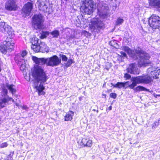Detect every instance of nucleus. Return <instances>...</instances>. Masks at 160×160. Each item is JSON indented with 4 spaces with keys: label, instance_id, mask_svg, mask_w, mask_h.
Returning <instances> with one entry per match:
<instances>
[{
    "label": "nucleus",
    "instance_id": "obj_23",
    "mask_svg": "<svg viewBox=\"0 0 160 160\" xmlns=\"http://www.w3.org/2000/svg\"><path fill=\"white\" fill-rule=\"evenodd\" d=\"M50 34L52 36L53 38H57L59 35L60 32L57 30H55L50 32Z\"/></svg>",
    "mask_w": 160,
    "mask_h": 160
},
{
    "label": "nucleus",
    "instance_id": "obj_10",
    "mask_svg": "<svg viewBox=\"0 0 160 160\" xmlns=\"http://www.w3.org/2000/svg\"><path fill=\"white\" fill-rule=\"evenodd\" d=\"M148 23L150 26L153 29H158L160 27V17L152 15L150 18Z\"/></svg>",
    "mask_w": 160,
    "mask_h": 160
},
{
    "label": "nucleus",
    "instance_id": "obj_13",
    "mask_svg": "<svg viewBox=\"0 0 160 160\" xmlns=\"http://www.w3.org/2000/svg\"><path fill=\"white\" fill-rule=\"evenodd\" d=\"M148 73L151 75L153 79H156L159 78L160 75V69L152 67L149 68L147 70Z\"/></svg>",
    "mask_w": 160,
    "mask_h": 160
},
{
    "label": "nucleus",
    "instance_id": "obj_14",
    "mask_svg": "<svg viewBox=\"0 0 160 160\" xmlns=\"http://www.w3.org/2000/svg\"><path fill=\"white\" fill-rule=\"evenodd\" d=\"M0 30L5 34H9L12 30L11 27L5 22H0Z\"/></svg>",
    "mask_w": 160,
    "mask_h": 160
},
{
    "label": "nucleus",
    "instance_id": "obj_21",
    "mask_svg": "<svg viewBox=\"0 0 160 160\" xmlns=\"http://www.w3.org/2000/svg\"><path fill=\"white\" fill-rule=\"evenodd\" d=\"M74 115V112L70 111L68 112L67 114L65 116V121H71L72 119V117Z\"/></svg>",
    "mask_w": 160,
    "mask_h": 160
},
{
    "label": "nucleus",
    "instance_id": "obj_34",
    "mask_svg": "<svg viewBox=\"0 0 160 160\" xmlns=\"http://www.w3.org/2000/svg\"><path fill=\"white\" fill-rule=\"evenodd\" d=\"M8 159L7 160H11V159H12V157L11 156V154H10L8 155Z\"/></svg>",
    "mask_w": 160,
    "mask_h": 160
},
{
    "label": "nucleus",
    "instance_id": "obj_22",
    "mask_svg": "<svg viewBox=\"0 0 160 160\" xmlns=\"http://www.w3.org/2000/svg\"><path fill=\"white\" fill-rule=\"evenodd\" d=\"M127 82H118L116 84H114L112 83H111L112 86L113 87L121 88L122 87H125V85Z\"/></svg>",
    "mask_w": 160,
    "mask_h": 160
},
{
    "label": "nucleus",
    "instance_id": "obj_5",
    "mask_svg": "<svg viewBox=\"0 0 160 160\" xmlns=\"http://www.w3.org/2000/svg\"><path fill=\"white\" fill-rule=\"evenodd\" d=\"M93 2L92 0H85L83 1L80 8L81 11L83 14H91L92 12Z\"/></svg>",
    "mask_w": 160,
    "mask_h": 160
},
{
    "label": "nucleus",
    "instance_id": "obj_20",
    "mask_svg": "<svg viewBox=\"0 0 160 160\" xmlns=\"http://www.w3.org/2000/svg\"><path fill=\"white\" fill-rule=\"evenodd\" d=\"M105 7L103 6H102L101 9H98V14L100 18H103L106 16L107 12L104 9Z\"/></svg>",
    "mask_w": 160,
    "mask_h": 160
},
{
    "label": "nucleus",
    "instance_id": "obj_18",
    "mask_svg": "<svg viewBox=\"0 0 160 160\" xmlns=\"http://www.w3.org/2000/svg\"><path fill=\"white\" fill-rule=\"evenodd\" d=\"M150 6L160 10V0H148Z\"/></svg>",
    "mask_w": 160,
    "mask_h": 160
},
{
    "label": "nucleus",
    "instance_id": "obj_38",
    "mask_svg": "<svg viewBox=\"0 0 160 160\" xmlns=\"http://www.w3.org/2000/svg\"><path fill=\"white\" fill-rule=\"evenodd\" d=\"M97 112H98V110H97Z\"/></svg>",
    "mask_w": 160,
    "mask_h": 160
},
{
    "label": "nucleus",
    "instance_id": "obj_9",
    "mask_svg": "<svg viewBox=\"0 0 160 160\" xmlns=\"http://www.w3.org/2000/svg\"><path fill=\"white\" fill-rule=\"evenodd\" d=\"M14 43L12 41H4L3 45L0 46V51L3 54L11 52L13 49Z\"/></svg>",
    "mask_w": 160,
    "mask_h": 160
},
{
    "label": "nucleus",
    "instance_id": "obj_30",
    "mask_svg": "<svg viewBox=\"0 0 160 160\" xmlns=\"http://www.w3.org/2000/svg\"><path fill=\"white\" fill-rule=\"evenodd\" d=\"M8 144L6 142H5L0 144V147L1 148H4L8 146Z\"/></svg>",
    "mask_w": 160,
    "mask_h": 160
},
{
    "label": "nucleus",
    "instance_id": "obj_28",
    "mask_svg": "<svg viewBox=\"0 0 160 160\" xmlns=\"http://www.w3.org/2000/svg\"><path fill=\"white\" fill-rule=\"evenodd\" d=\"M123 20L121 18H118L117 20L116 21V25H119L121 24H122L123 22Z\"/></svg>",
    "mask_w": 160,
    "mask_h": 160
},
{
    "label": "nucleus",
    "instance_id": "obj_15",
    "mask_svg": "<svg viewBox=\"0 0 160 160\" xmlns=\"http://www.w3.org/2000/svg\"><path fill=\"white\" fill-rule=\"evenodd\" d=\"M128 72L131 74H138L139 73L137 65L135 63L130 64L127 68Z\"/></svg>",
    "mask_w": 160,
    "mask_h": 160
},
{
    "label": "nucleus",
    "instance_id": "obj_33",
    "mask_svg": "<svg viewBox=\"0 0 160 160\" xmlns=\"http://www.w3.org/2000/svg\"><path fill=\"white\" fill-rule=\"evenodd\" d=\"M121 55L120 56L122 57H127V55L126 53L124 52L123 51H121L120 52Z\"/></svg>",
    "mask_w": 160,
    "mask_h": 160
},
{
    "label": "nucleus",
    "instance_id": "obj_16",
    "mask_svg": "<svg viewBox=\"0 0 160 160\" xmlns=\"http://www.w3.org/2000/svg\"><path fill=\"white\" fill-rule=\"evenodd\" d=\"M46 46L44 42H41L40 44L32 45L31 48L34 51L38 52L45 48Z\"/></svg>",
    "mask_w": 160,
    "mask_h": 160
},
{
    "label": "nucleus",
    "instance_id": "obj_37",
    "mask_svg": "<svg viewBox=\"0 0 160 160\" xmlns=\"http://www.w3.org/2000/svg\"><path fill=\"white\" fill-rule=\"evenodd\" d=\"M93 110L94 111H96V110L95 109H93Z\"/></svg>",
    "mask_w": 160,
    "mask_h": 160
},
{
    "label": "nucleus",
    "instance_id": "obj_29",
    "mask_svg": "<svg viewBox=\"0 0 160 160\" xmlns=\"http://www.w3.org/2000/svg\"><path fill=\"white\" fill-rule=\"evenodd\" d=\"M60 56L62 58V61L65 62L67 61L68 58L65 55L61 54L60 55Z\"/></svg>",
    "mask_w": 160,
    "mask_h": 160
},
{
    "label": "nucleus",
    "instance_id": "obj_4",
    "mask_svg": "<svg viewBox=\"0 0 160 160\" xmlns=\"http://www.w3.org/2000/svg\"><path fill=\"white\" fill-rule=\"evenodd\" d=\"M32 60L36 64L41 65L46 64L47 65L54 67L59 65L61 62V59L56 55H54L49 58H38L33 57Z\"/></svg>",
    "mask_w": 160,
    "mask_h": 160
},
{
    "label": "nucleus",
    "instance_id": "obj_39",
    "mask_svg": "<svg viewBox=\"0 0 160 160\" xmlns=\"http://www.w3.org/2000/svg\"><path fill=\"white\" fill-rule=\"evenodd\" d=\"M158 96H160V95H158Z\"/></svg>",
    "mask_w": 160,
    "mask_h": 160
},
{
    "label": "nucleus",
    "instance_id": "obj_26",
    "mask_svg": "<svg viewBox=\"0 0 160 160\" xmlns=\"http://www.w3.org/2000/svg\"><path fill=\"white\" fill-rule=\"evenodd\" d=\"M49 33L48 32H42L41 34V37L42 38H45L48 36Z\"/></svg>",
    "mask_w": 160,
    "mask_h": 160
},
{
    "label": "nucleus",
    "instance_id": "obj_1",
    "mask_svg": "<svg viewBox=\"0 0 160 160\" xmlns=\"http://www.w3.org/2000/svg\"><path fill=\"white\" fill-rule=\"evenodd\" d=\"M35 64L36 65L32 69V75L36 81L34 83V86L38 90L39 96L44 95L45 93L43 91L45 88L43 84H45L48 78L42 67L38 65L39 64Z\"/></svg>",
    "mask_w": 160,
    "mask_h": 160
},
{
    "label": "nucleus",
    "instance_id": "obj_6",
    "mask_svg": "<svg viewBox=\"0 0 160 160\" xmlns=\"http://www.w3.org/2000/svg\"><path fill=\"white\" fill-rule=\"evenodd\" d=\"M27 54L26 51H23L21 54H17L14 58L16 63L20 66V69L21 71H23L25 70L26 67L25 57Z\"/></svg>",
    "mask_w": 160,
    "mask_h": 160
},
{
    "label": "nucleus",
    "instance_id": "obj_19",
    "mask_svg": "<svg viewBox=\"0 0 160 160\" xmlns=\"http://www.w3.org/2000/svg\"><path fill=\"white\" fill-rule=\"evenodd\" d=\"M81 143L82 145H83L84 147H90L92 145V140L87 138H82L81 141Z\"/></svg>",
    "mask_w": 160,
    "mask_h": 160
},
{
    "label": "nucleus",
    "instance_id": "obj_7",
    "mask_svg": "<svg viewBox=\"0 0 160 160\" xmlns=\"http://www.w3.org/2000/svg\"><path fill=\"white\" fill-rule=\"evenodd\" d=\"M43 17L41 14H35L32 17V26L36 29H41L43 28Z\"/></svg>",
    "mask_w": 160,
    "mask_h": 160
},
{
    "label": "nucleus",
    "instance_id": "obj_8",
    "mask_svg": "<svg viewBox=\"0 0 160 160\" xmlns=\"http://www.w3.org/2000/svg\"><path fill=\"white\" fill-rule=\"evenodd\" d=\"M105 27L104 23L98 18L93 19L92 21L91 29L94 32H98L101 29H103Z\"/></svg>",
    "mask_w": 160,
    "mask_h": 160
},
{
    "label": "nucleus",
    "instance_id": "obj_12",
    "mask_svg": "<svg viewBox=\"0 0 160 160\" xmlns=\"http://www.w3.org/2000/svg\"><path fill=\"white\" fill-rule=\"evenodd\" d=\"M32 8V4L30 2H28L23 6L22 11V16L25 18L29 15Z\"/></svg>",
    "mask_w": 160,
    "mask_h": 160
},
{
    "label": "nucleus",
    "instance_id": "obj_31",
    "mask_svg": "<svg viewBox=\"0 0 160 160\" xmlns=\"http://www.w3.org/2000/svg\"><path fill=\"white\" fill-rule=\"evenodd\" d=\"M110 96L111 98L115 99L117 97V95L115 93H112L110 94Z\"/></svg>",
    "mask_w": 160,
    "mask_h": 160
},
{
    "label": "nucleus",
    "instance_id": "obj_27",
    "mask_svg": "<svg viewBox=\"0 0 160 160\" xmlns=\"http://www.w3.org/2000/svg\"><path fill=\"white\" fill-rule=\"evenodd\" d=\"M32 45L40 44L39 43V39L37 38H34L32 39Z\"/></svg>",
    "mask_w": 160,
    "mask_h": 160
},
{
    "label": "nucleus",
    "instance_id": "obj_17",
    "mask_svg": "<svg viewBox=\"0 0 160 160\" xmlns=\"http://www.w3.org/2000/svg\"><path fill=\"white\" fill-rule=\"evenodd\" d=\"M46 3V2L45 0H40L38 2V4L40 10L44 12H47L48 7Z\"/></svg>",
    "mask_w": 160,
    "mask_h": 160
},
{
    "label": "nucleus",
    "instance_id": "obj_32",
    "mask_svg": "<svg viewBox=\"0 0 160 160\" xmlns=\"http://www.w3.org/2000/svg\"><path fill=\"white\" fill-rule=\"evenodd\" d=\"M131 77V75L128 73H126L124 74V77L126 79H129Z\"/></svg>",
    "mask_w": 160,
    "mask_h": 160
},
{
    "label": "nucleus",
    "instance_id": "obj_36",
    "mask_svg": "<svg viewBox=\"0 0 160 160\" xmlns=\"http://www.w3.org/2000/svg\"><path fill=\"white\" fill-rule=\"evenodd\" d=\"M16 105L17 106H19V104L17 103H16Z\"/></svg>",
    "mask_w": 160,
    "mask_h": 160
},
{
    "label": "nucleus",
    "instance_id": "obj_24",
    "mask_svg": "<svg viewBox=\"0 0 160 160\" xmlns=\"http://www.w3.org/2000/svg\"><path fill=\"white\" fill-rule=\"evenodd\" d=\"M160 124V118L158 120V121H156L154 123H153L152 125V129L155 128L158 125Z\"/></svg>",
    "mask_w": 160,
    "mask_h": 160
},
{
    "label": "nucleus",
    "instance_id": "obj_3",
    "mask_svg": "<svg viewBox=\"0 0 160 160\" xmlns=\"http://www.w3.org/2000/svg\"><path fill=\"white\" fill-rule=\"evenodd\" d=\"M148 74L147 75H143L142 76H138L136 77H132L131 81L132 83L129 85V88L131 89H134V91H146L148 90L146 88L141 86H138L135 88L134 87L137 84L140 83H148L153 80L151 76Z\"/></svg>",
    "mask_w": 160,
    "mask_h": 160
},
{
    "label": "nucleus",
    "instance_id": "obj_2",
    "mask_svg": "<svg viewBox=\"0 0 160 160\" xmlns=\"http://www.w3.org/2000/svg\"><path fill=\"white\" fill-rule=\"evenodd\" d=\"M122 49L127 52L130 56L133 58H137L138 56V63L140 67L146 66L150 63L149 60L150 56L149 54L145 52L140 48H138L136 49L135 51L131 50L128 47L123 46L122 48Z\"/></svg>",
    "mask_w": 160,
    "mask_h": 160
},
{
    "label": "nucleus",
    "instance_id": "obj_35",
    "mask_svg": "<svg viewBox=\"0 0 160 160\" xmlns=\"http://www.w3.org/2000/svg\"><path fill=\"white\" fill-rule=\"evenodd\" d=\"M112 108V107L111 106H110L109 107V109L110 110H111Z\"/></svg>",
    "mask_w": 160,
    "mask_h": 160
},
{
    "label": "nucleus",
    "instance_id": "obj_25",
    "mask_svg": "<svg viewBox=\"0 0 160 160\" xmlns=\"http://www.w3.org/2000/svg\"><path fill=\"white\" fill-rule=\"evenodd\" d=\"M73 63H74V62L72 60L70 59L65 64V65L66 68H67L69 67Z\"/></svg>",
    "mask_w": 160,
    "mask_h": 160
},
{
    "label": "nucleus",
    "instance_id": "obj_11",
    "mask_svg": "<svg viewBox=\"0 0 160 160\" xmlns=\"http://www.w3.org/2000/svg\"><path fill=\"white\" fill-rule=\"evenodd\" d=\"M18 7L16 2L14 0H8L5 4V8L8 11H15L17 9Z\"/></svg>",
    "mask_w": 160,
    "mask_h": 160
}]
</instances>
